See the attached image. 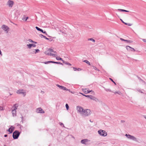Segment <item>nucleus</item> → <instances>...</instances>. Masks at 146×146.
<instances>
[{"label": "nucleus", "instance_id": "423d86ee", "mask_svg": "<svg viewBox=\"0 0 146 146\" xmlns=\"http://www.w3.org/2000/svg\"><path fill=\"white\" fill-rule=\"evenodd\" d=\"M17 93L18 94H23L24 96H25L26 95V92L24 91V90L23 89H20L17 90Z\"/></svg>", "mask_w": 146, "mask_h": 146}, {"label": "nucleus", "instance_id": "09e8293b", "mask_svg": "<svg viewBox=\"0 0 146 146\" xmlns=\"http://www.w3.org/2000/svg\"><path fill=\"white\" fill-rule=\"evenodd\" d=\"M93 68L94 69L96 70V67L95 66H93Z\"/></svg>", "mask_w": 146, "mask_h": 146}, {"label": "nucleus", "instance_id": "72a5a7b5", "mask_svg": "<svg viewBox=\"0 0 146 146\" xmlns=\"http://www.w3.org/2000/svg\"><path fill=\"white\" fill-rule=\"evenodd\" d=\"M65 106H66V109L67 110H68L69 108V106H68V104H66Z\"/></svg>", "mask_w": 146, "mask_h": 146}, {"label": "nucleus", "instance_id": "aec40b11", "mask_svg": "<svg viewBox=\"0 0 146 146\" xmlns=\"http://www.w3.org/2000/svg\"><path fill=\"white\" fill-rule=\"evenodd\" d=\"M35 28L38 31H39L42 32H43V30L42 29H40L37 26L35 27Z\"/></svg>", "mask_w": 146, "mask_h": 146}, {"label": "nucleus", "instance_id": "a18cd8bd", "mask_svg": "<svg viewBox=\"0 0 146 146\" xmlns=\"http://www.w3.org/2000/svg\"><path fill=\"white\" fill-rule=\"evenodd\" d=\"M120 20H121V21L125 25V24L126 23L124 22V21H123L121 19H120Z\"/></svg>", "mask_w": 146, "mask_h": 146}, {"label": "nucleus", "instance_id": "bf43d9fd", "mask_svg": "<svg viewBox=\"0 0 146 146\" xmlns=\"http://www.w3.org/2000/svg\"><path fill=\"white\" fill-rule=\"evenodd\" d=\"M125 12H129V11H127V10H125Z\"/></svg>", "mask_w": 146, "mask_h": 146}, {"label": "nucleus", "instance_id": "5fc2aeb1", "mask_svg": "<svg viewBox=\"0 0 146 146\" xmlns=\"http://www.w3.org/2000/svg\"><path fill=\"white\" fill-rule=\"evenodd\" d=\"M136 51V50L134 48H133V50H132V51L135 52Z\"/></svg>", "mask_w": 146, "mask_h": 146}, {"label": "nucleus", "instance_id": "1a4fd4ad", "mask_svg": "<svg viewBox=\"0 0 146 146\" xmlns=\"http://www.w3.org/2000/svg\"><path fill=\"white\" fill-rule=\"evenodd\" d=\"M76 110L78 112L82 114L84 109L81 106H77L76 107Z\"/></svg>", "mask_w": 146, "mask_h": 146}, {"label": "nucleus", "instance_id": "20e7f679", "mask_svg": "<svg viewBox=\"0 0 146 146\" xmlns=\"http://www.w3.org/2000/svg\"><path fill=\"white\" fill-rule=\"evenodd\" d=\"M98 133L100 135L105 137L107 136V133L105 131L100 129L98 130Z\"/></svg>", "mask_w": 146, "mask_h": 146}, {"label": "nucleus", "instance_id": "2eb2a0df", "mask_svg": "<svg viewBox=\"0 0 146 146\" xmlns=\"http://www.w3.org/2000/svg\"><path fill=\"white\" fill-rule=\"evenodd\" d=\"M120 40L122 41H124L127 42L129 43H132L133 42V41L132 40H125L122 38H120Z\"/></svg>", "mask_w": 146, "mask_h": 146}, {"label": "nucleus", "instance_id": "7ed1b4c3", "mask_svg": "<svg viewBox=\"0 0 146 146\" xmlns=\"http://www.w3.org/2000/svg\"><path fill=\"white\" fill-rule=\"evenodd\" d=\"M125 136L128 139H130L131 140H133L135 141L138 142V140L137 139L133 136L130 135L129 134H126Z\"/></svg>", "mask_w": 146, "mask_h": 146}, {"label": "nucleus", "instance_id": "b1692460", "mask_svg": "<svg viewBox=\"0 0 146 146\" xmlns=\"http://www.w3.org/2000/svg\"><path fill=\"white\" fill-rule=\"evenodd\" d=\"M48 51H49V52H52L54 53H56V51H54V50H53L52 49L50 48H48Z\"/></svg>", "mask_w": 146, "mask_h": 146}, {"label": "nucleus", "instance_id": "9d476101", "mask_svg": "<svg viewBox=\"0 0 146 146\" xmlns=\"http://www.w3.org/2000/svg\"><path fill=\"white\" fill-rule=\"evenodd\" d=\"M15 129V127L12 126H11L9 128L7 131L9 132V133H11Z\"/></svg>", "mask_w": 146, "mask_h": 146}, {"label": "nucleus", "instance_id": "58836bf2", "mask_svg": "<svg viewBox=\"0 0 146 146\" xmlns=\"http://www.w3.org/2000/svg\"><path fill=\"white\" fill-rule=\"evenodd\" d=\"M50 56H56V55L55 54H52L51 53V54H50Z\"/></svg>", "mask_w": 146, "mask_h": 146}, {"label": "nucleus", "instance_id": "9b49d317", "mask_svg": "<svg viewBox=\"0 0 146 146\" xmlns=\"http://www.w3.org/2000/svg\"><path fill=\"white\" fill-rule=\"evenodd\" d=\"M82 90H83V92H84L86 94L92 92H93V91L92 90H87V89H83Z\"/></svg>", "mask_w": 146, "mask_h": 146}, {"label": "nucleus", "instance_id": "412c9836", "mask_svg": "<svg viewBox=\"0 0 146 146\" xmlns=\"http://www.w3.org/2000/svg\"><path fill=\"white\" fill-rule=\"evenodd\" d=\"M90 99L92 100H93L96 101V100H98L95 97L92 96V97L90 98Z\"/></svg>", "mask_w": 146, "mask_h": 146}, {"label": "nucleus", "instance_id": "cd10ccee", "mask_svg": "<svg viewBox=\"0 0 146 146\" xmlns=\"http://www.w3.org/2000/svg\"><path fill=\"white\" fill-rule=\"evenodd\" d=\"M28 40L29 41V42H33V43H36V44L37 43L36 42L33 41L31 39H29V40Z\"/></svg>", "mask_w": 146, "mask_h": 146}, {"label": "nucleus", "instance_id": "ddd939ff", "mask_svg": "<svg viewBox=\"0 0 146 146\" xmlns=\"http://www.w3.org/2000/svg\"><path fill=\"white\" fill-rule=\"evenodd\" d=\"M88 141V139H82L81 140V143L82 144L86 145V143Z\"/></svg>", "mask_w": 146, "mask_h": 146}, {"label": "nucleus", "instance_id": "a878e982", "mask_svg": "<svg viewBox=\"0 0 146 146\" xmlns=\"http://www.w3.org/2000/svg\"><path fill=\"white\" fill-rule=\"evenodd\" d=\"M52 63V61H47L46 62H44V63L45 64H48L49 63Z\"/></svg>", "mask_w": 146, "mask_h": 146}, {"label": "nucleus", "instance_id": "6ab92c4d", "mask_svg": "<svg viewBox=\"0 0 146 146\" xmlns=\"http://www.w3.org/2000/svg\"><path fill=\"white\" fill-rule=\"evenodd\" d=\"M49 52L48 51V49L45 52V53L46 55H48V56H50L51 52Z\"/></svg>", "mask_w": 146, "mask_h": 146}, {"label": "nucleus", "instance_id": "0e129e2a", "mask_svg": "<svg viewBox=\"0 0 146 146\" xmlns=\"http://www.w3.org/2000/svg\"><path fill=\"white\" fill-rule=\"evenodd\" d=\"M138 78L141 81H143V80L141 79L140 78Z\"/></svg>", "mask_w": 146, "mask_h": 146}, {"label": "nucleus", "instance_id": "7c9ffc66", "mask_svg": "<svg viewBox=\"0 0 146 146\" xmlns=\"http://www.w3.org/2000/svg\"><path fill=\"white\" fill-rule=\"evenodd\" d=\"M104 88V89H105V90L107 91H109V92H111V90L110 89H106Z\"/></svg>", "mask_w": 146, "mask_h": 146}, {"label": "nucleus", "instance_id": "a19ab883", "mask_svg": "<svg viewBox=\"0 0 146 146\" xmlns=\"http://www.w3.org/2000/svg\"><path fill=\"white\" fill-rule=\"evenodd\" d=\"M21 119H22V120H21V122H22V123H23V116H22L21 117Z\"/></svg>", "mask_w": 146, "mask_h": 146}, {"label": "nucleus", "instance_id": "f8f14e48", "mask_svg": "<svg viewBox=\"0 0 146 146\" xmlns=\"http://www.w3.org/2000/svg\"><path fill=\"white\" fill-rule=\"evenodd\" d=\"M27 46L29 49H30L32 46L33 47H35L36 46V45L34 44H29L27 45Z\"/></svg>", "mask_w": 146, "mask_h": 146}, {"label": "nucleus", "instance_id": "e433bc0d", "mask_svg": "<svg viewBox=\"0 0 146 146\" xmlns=\"http://www.w3.org/2000/svg\"><path fill=\"white\" fill-rule=\"evenodd\" d=\"M137 90L138 92H140L141 93H143V92H142L140 90L137 89Z\"/></svg>", "mask_w": 146, "mask_h": 146}, {"label": "nucleus", "instance_id": "3c124183", "mask_svg": "<svg viewBox=\"0 0 146 146\" xmlns=\"http://www.w3.org/2000/svg\"><path fill=\"white\" fill-rule=\"evenodd\" d=\"M42 33H45L46 35H47V34L46 33V32L45 31H43V32H42Z\"/></svg>", "mask_w": 146, "mask_h": 146}, {"label": "nucleus", "instance_id": "c85d7f7f", "mask_svg": "<svg viewBox=\"0 0 146 146\" xmlns=\"http://www.w3.org/2000/svg\"><path fill=\"white\" fill-rule=\"evenodd\" d=\"M52 63L59 64L60 62H54V61H52Z\"/></svg>", "mask_w": 146, "mask_h": 146}, {"label": "nucleus", "instance_id": "49530a36", "mask_svg": "<svg viewBox=\"0 0 146 146\" xmlns=\"http://www.w3.org/2000/svg\"><path fill=\"white\" fill-rule=\"evenodd\" d=\"M142 40L144 42H146V39H142Z\"/></svg>", "mask_w": 146, "mask_h": 146}, {"label": "nucleus", "instance_id": "774afa93", "mask_svg": "<svg viewBox=\"0 0 146 146\" xmlns=\"http://www.w3.org/2000/svg\"><path fill=\"white\" fill-rule=\"evenodd\" d=\"M145 117L146 119V116H145Z\"/></svg>", "mask_w": 146, "mask_h": 146}, {"label": "nucleus", "instance_id": "864d4df0", "mask_svg": "<svg viewBox=\"0 0 146 146\" xmlns=\"http://www.w3.org/2000/svg\"><path fill=\"white\" fill-rule=\"evenodd\" d=\"M28 19V17H27L25 19V21H26L27 19Z\"/></svg>", "mask_w": 146, "mask_h": 146}, {"label": "nucleus", "instance_id": "4468645a", "mask_svg": "<svg viewBox=\"0 0 146 146\" xmlns=\"http://www.w3.org/2000/svg\"><path fill=\"white\" fill-rule=\"evenodd\" d=\"M126 48L127 50L129 51H132L133 48L129 46H126Z\"/></svg>", "mask_w": 146, "mask_h": 146}, {"label": "nucleus", "instance_id": "f704fd0d", "mask_svg": "<svg viewBox=\"0 0 146 146\" xmlns=\"http://www.w3.org/2000/svg\"><path fill=\"white\" fill-rule=\"evenodd\" d=\"M35 50L36 51L35 53L38 52L39 51V50L38 49H35Z\"/></svg>", "mask_w": 146, "mask_h": 146}, {"label": "nucleus", "instance_id": "13d9d810", "mask_svg": "<svg viewBox=\"0 0 146 146\" xmlns=\"http://www.w3.org/2000/svg\"><path fill=\"white\" fill-rule=\"evenodd\" d=\"M0 54H1V56L2 55V54L1 51L0 50Z\"/></svg>", "mask_w": 146, "mask_h": 146}, {"label": "nucleus", "instance_id": "4be33fe9", "mask_svg": "<svg viewBox=\"0 0 146 146\" xmlns=\"http://www.w3.org/2000/svg\"><path fill=\"white\" fill-rule=\"evenodd\" d=\"M62 61L63 63L65 64H66L68 65L69 64V62L67 61H65L64 60H62Z\"/></svg>", "mask_w": 146, "mask_h": 146}, {"label": "nucleus", "instance_id": "c756f323", "mask_svg": "<svg viewBox=\"0 0 146 146\" xmlns=\"http://www.w3.org/2000/svg\"><path fill=\"white\" fill-rule=\"evenodd\" d=\"M59 124L61 126H62L64 127H65L64 124L62 123H61V122H60V123H59Z\"/></svg>", "mask_w": 146, "mask_h": 146}, {"label": "nucleus", "instance_id": "a211bd4d", "mask_svg": "<svg viewBox=\"0 0 146 146\" xmlns=\"http://www.w3.org/2000/svg\"><path fill=\"white\" fill-rule=\"evenodd\" d=\"M12 113L13 114V117L16 116V111L15 110V109H14L12 110Z\"/></svg>", "mask_w": 146, "mask_h": 146}, {"label": "nucleus", "instance_id": "603ef678", "mask_svg": "<svg viewBox=\"0 0 146 146\" xmlns=\"http://www.w3.org/2000/svg\"><path fill=\"white\" fill-rule=\"evenodd\" d=\"M77 70L78 71H80L81 70V69L80 68H77Z\"/></svg>", "mask_w": 146, "mask_h": 146}, {"label": "nucleus", "instance_id": "8fccbe9b", "mask_svg": "<svg viewBox=\"0 0 146 146\" xmlns=\"http://www.w3.org/2000/svg\"><path fill=\"white\" fill-rule=\"evenodd\" d=\"M79 93L80 94H81L83 96H86V95H85L83 93H81V92H79Z\"/></svg>", "mask_w": 146, "mask_h": 146}, {"label": "nucleus", "instance_id": "2f4dec72", "mask_svg": "<svg viewBox=\"0 0 146 146\" xmlns=\"http://www.w3.org/2000/svg\"><path fill=\"white\" fill-rule=\"evenodd\" d=\"M118 10L119 11L125 12V10L123 9H118Z\"/></svg>", "mask_w": 146, "mask_h": 146}, {"label": "nucleus", "instance_id": "de8ad7c7", "mask_svg": "<svg viewBox=\"0 0 146 146\" xmlns=\"http://www.w3.org/2000/svg\"><path fill=\"white\" fill-rule=\"evenodd\" d=\"M66 89H65V90H66V91H69V92H70V89H67V88H66Z\"/></svg>", "mask_w": 146, "mask_h": 146}, {"label": "nucleus", "instance_id": "39448f33", "mask_svg": "<svg viewBox=\"0 0 146 146\" xmlns=\"http://www.w3.org/2000/svg\"><path fill=\"white\" fill-rule=\"evenodd\" d=\"M1 28L5 31L7 33L9 29V28L8 27L5 25H3L1 26Z\"/></svg>", "mask_w": 146, "mask_h": 146}, {"label": "nucleus", "instance_id": "f03ea898", "mask_svg": "<svg viewBox=\"0 0 146 146\" xmlns=\"http://www.w3.org/2000/svg\"><path fill=\"white\" fill-rule=\"evenodd\" d=\"M90 110L88 109H84L82 112V114L84 115L85 116H88L91 114Z\"/></svg>", "mask_w": 146, "mask_h": 146}, {"label": "nucleus", "instance_id": "c9c22d12", "mask_svg": "<svg viewBox=\"0 0 146 146\" xmlns=\"http://www.w3.org/2000/svg\"><path fill=\"white\" fill-rule=\"evenodd\" d=\"M110 79L112 81V82L114 84H115V85H116V83H115V82H114L113 80L111 78H110Z\"/></svg>", "mask_w": 146, "mask_h": 146}, {"label": "nucleus", "instance_id": "bb28decb", "mask_svg": "<svg viewBox=\"0 0 146 146\" xmlns=\"http://www.w3.org/2000/svg\"><path fill=\"white\" fill-rule=\"evenodd\" d=\"M83 62L86 63L87 64H88L89 65H90V62L88 61L87 60H84L83 61Z\"/></svg>", "mask_w": 146, "mask_h": 146}, {"label": "nucleus", "instance_id": "6e6552de", "mask_svg": "<svg viewBox=\"0 0 146 146\" xmlns=\"http://www.w3.org/2000/svg\"><path fill=\"white\" fill-rule=\"evenodd\" d=\"M36 112L37 113H44V111L41 108H38L36 109Z\"/></svg>", "mask_w": 146, "mask_h": 146}, {"label": "nucleus", "instance_id": "338daca9", "mask_svg": "<svg viewBox=\"0 0 146 146\" xmlns=\"http://www.w3.org/2000/svg\"><path fill=\"white\" fill-rule=\"evenodd\" d=\"M71 92L72 93V94H73L74 93H73L72 92Z\"/></svg>", "mask_w": 146, "mask_h": 146}, {"label": "nucleus", "instance_id": "ea45409f", "mask_svg": "<svg viewBox=\"0 0 146 146\" xmlns=\"http://www.w3.org/2000/svg\"><path fill=\"white\" fill-rule=\"evenodd\" d=\"M3 107L2 106H0V110H3Z\"/></svg>", "mask_w": 146, "mask_h": 146}, {"label": "nucleus", "instance_id": "6e6d98bb", "mask_svg": "<svg viewBox=\"0 0 146 146\" xmlns=\"http://www.w3.org/2000/svg\"><path fill=\"white\" fill-rule=\"evenodd\" d=\"M7 136L8 135L7 134H5L4 136V137H7Z\"/></svg>", "mask_w": 146, "mask_h": 146}, {"label": "nucleus", "instance_id": "69168bd1", "mask_svg": "<svg viewBox=\"0 0 146 146\" xmlns=\"http://www.w3.org/2000/svg\"><path fill=\"white\" fill-rule=\"evenodd\" d=\"M136 51L137 52H139V51H138V50H137Z\"/></svg>", "mask_w": 146, "mask_h": 146}, {"label": "nucleus", "instance_id": "79ce46f5", "mask_svg": "<svg viewBox=\"0 0 146 146\" xmlns=\"http://www.w3.org/2000/svg\"><path fill=\"white\" fill-rule=\"evenodd\" d=\"M14 108H15V109H15V110L17 109V106H16V105L15 104L14 106Z\"/></svg>", "mask_w": 146, "mask_h": 146}, {"label": "nucleus", "instance_id": "f257e3e1", "mask_svg": "<svg viewBox=\"0 0 146 146\" xmlns=\"http://www.w3.org/2000/svg\"><path fill=\"white\" fill-rule=\"evenodd\" d=\"M21 133L17 130H15L13 133V137L14 139H17L19 137Z\"/></svg>", "mask_w": 146, "mask_h": 146}, {"label": "nucleus", "instance_id": "5701e85b", "mask_svg": "<svg viewBox=\"0 0 146 146\" xmlns=\"http://www.w3.org/2000/svg\"><path fill=\"white\" fill-rule=\"evenodd\" d=\"M56 59L57 60H61L62 61V60H62V58L59 57H56Z\"/></svg>", "mask_w": 146, "mask_h": 146}, {"label": "nucleus", "instance_id": "37998d69", "mask_svg": "<svg viewBox=\"0 0 146 146\" xmlns=\"http://www.w3.org/2000/svg\"><path fill=\"white\" fill-rule=\"evenodd\" d=\"M73 69L74 71H75L77 70V68L75 67H73Z\"/></svg>", "mask_w": 146, "mask_h": 146}, {"label": "nucleus", "instance_id": "473e14b6", "mask_svg": "<svg viewBox=\"0 0 146 146\" xmlns=\"http://www.w3.org/2000/svg\"><path fill=\"white\" fill-rule=\"evenodd\" d=\"M85 96L87 97V98H89L90 99V98H91L92 97V96L91 95H86Z\"/></svg>", "mask_w": 146, "mask_h": 146}, {"label": "nucleus", "instance_id": "c03bdc74", "mask_svg": "<svg viewBox=\"0 0 146 146\" xmlns=\"http://www.w3.org/2000/svg\"><path fill=\"white\" fill-rule=\"evenodd\" d=\"M114 93L115 94H120L121 93V92H119V93L118 92H114Z\"/></svg>", "mask_w": 146, "mask_h": 146}, {"label": "nucleus", "instance_id": "f3484780", "mask_svg": "<svg viewBox=\"0 0 146 146\" xmlns=\"http://www.w3.org/2000/svg\"><path fill=\"white\" fill-rule=\"evenodd\" d=\"M39 36L41 38H44L46 40H50V39H51V38H48L47 37H46V36L43 35L42 34H40L39 35Z\"/></svg>", "mask_w": 146, "mask_h": 146}, {"label": "nucleus", "instance_id": "e2e57ef3", "mask_svg": "<svg viewBox=\"0 0 146 146\" xmlns=\"http://www.w3.org/2000/svg\"><path fill=\"white\" fill-rule=\"evenodd\" d=\"M61 64V65H63V64L61 63L60 62V64Z\"/></svg>", "mask_w": 146, "mask_h": 146}, {"label": "nucleus", "instance_id": "052dcab7", "mask_svg": "<svg viewBox=\"0 0 146 146\" xmlns=\"http://www.w3.org/2000/svg\"><path fill=\"white\" fill-rule=\"evenodd\" d=\"M96 70H97L98 71H100L99 70V69L97 68H96Z\"/></svg>", "mask_w": 146, "mask_h": 146}, {"label": "nucleus", "instance_id": "393cba45", "mask_svg": "<svg viewBox=\"0 0 146 146\" xmlns=\"http://www.w3.org/2000/svg\"><path fill=\"white\" fill-rule=\"evenodd\" d=\"M88 40H91L93 42H95V40L92 38H89L88 39Z\"/></svg>", "mask_w": 146, "mask_h": 146}, {"label": "nucleus", "instance_id": "4c0bfd02", "mask_svg": "<svg viewBox=\"0 0 146 146\" xmlns=\"http://www.w3.org/2000/svg\"><path fill=\"white\" fill-rule=\"evenodd\" d=\"M125 25H128V26H131L132 25V24H131L130 23H127L126 24H125Z\"/></svg>", "mask_w": 146, "mask_h": 146}, {"label": "nucleus", "instance_id": "4d7b16f0", "mask_svg": "<svg viewBox=\"0 0 146 146\" xmlns=\"http://www.w3.org/2000/svg\"><path fill=\"white\" fill-rule=\"evenodd\" d=\"M17 125V126H18V125H19V126H20V128H21V127L22 126L20 124H18Z\"/></svg>", "mask_w": 146, "mask_h": 146}, {"label": "nucleus", "instance_id": "dca6fc26", "mask_svg": "<svg viewBox=\"0 0 146 146\" xmlns=\"http://www.w3.org/2000/svg\"><path fill=\"white\" fill-rule=\"evenodd\" d=\"M56 86L57 87H59V88H60V89H61L62 90H65V89H66V87H64L63 86L59 85L58 84H56Z\"/></svg>", "mask_w": 146, "mask_h": 146}, {"label": "nucleus", "instance_id": "0eeeda50", "mask_svg": "<svg viewBox=\"0 0 146 146\" xmlns=\"http://www.w3.org/2000/svg\"><path fill=\"white\" fill-rule=\"evenodd\" d=\"M14 2L11 0H9L7 2V5L10 7L11 8L14 4Z\"/></svg>", "mask_w": 146, "mask_h": 146}, {"label": "nucleus", "instance_id": "680f3d73", "mask_svg": "<svg viewBox=\"0 0 146 146\" xmlns=\"http://www.w3.org/2000/svg\"><path fill=\"white\" fill-rule=\"evenodd\" d=\"M69 66H71L72 65V64H71L69 63V64L68 65Z\"/></svg>", "mask_w": 146, "mask_h": 146}]
</instances>
